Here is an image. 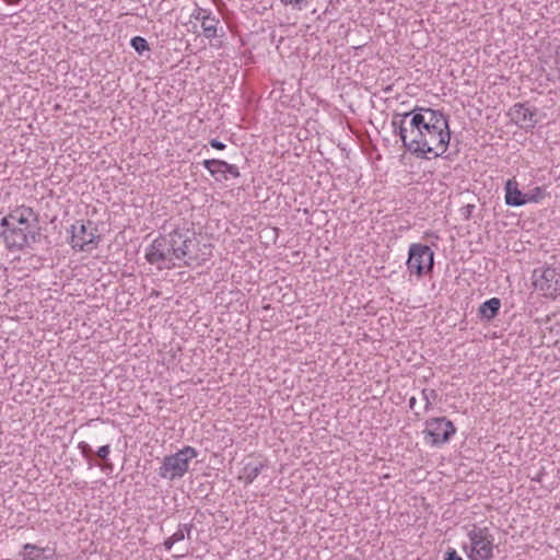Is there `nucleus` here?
I'll return each mask as SVG.
<instances>
[{
  "label": "nucleus",
  "instance_id": "obj_8",
  "mask_svg": "<svg viewBox=\"0 0 560 560\" xmlns=\"http://www.w3.org/2000/svg\"><path fill=\"white\" fill-rule=\"evenodd\" d=\"M534 271V285L546 298L556 299L560 295V273L556 268L547 267L540 271Z\"/></svg>",
  "mask_w": 560,
  "mask_h": 560
},
{
  "label": "nucleus",
  "instance_id": "obj_4",
  "mask_svg": "<svg viewBox=\"0 0 560 560\" xmlns=\"http://www.w3.org/2000/svg\"><path fill=\"white\" fill-rule=\"evenodd\" d=\"M467 536L470 542L469 560H491L493 558L494 537L488 526L474 524Z\"/></svg>",
  "mask_w": 560,
  "mask_h": 560
},
{
  "label": "nucleus",
  "instance_id": "obj_9",
  "mask_svg": "<svg viewBox=\"0 0 560 560\" xmlns=\"http://www.w3.org/2000/svg\"><path fill=\"white\" fill-rule=\"evenodd\" d=\"M93 223L91 221L77 222L71 225V246L73 249L79 252H86L93 248L92 245L95 244V240L100 238L96 236V229L89 230Z\"/></svg>",
  "mask_w": 560,
  "mask_h": 560
},
{
  "label": "nucleus",
  "instance_id": "obj_30",
  "mask_svg": "<svg viewBox=\"0 0 560 560\" xmlns=\"http://www.w3.org/2000/svg\"><path fill=\"white\" fill-rule=\"evenodd\" d=\"M179 528H182L184 530V533L186 532L187 536L189 537L190 532L192 529V525L191 524H183V525H179Z\"/></svg>",
  "mask_w": 560,
  "mask_h": 560
},
{
  "label": "nucleus",
  "instance_id": "obj_11",
  "mask_svg": "<svg viewBox=\"0 0 560 560\" xmlns=\"http://www.w3.org/2000/svg\"><path fill=\"white\" fill-rule=\"evenodd\" d=\"M10 218L13 219L14 224L27 229H36L38 226V214L27 206H20L10 212Z\"/></svg>",
  "mask_w": 560,
  "mask_h": 560
},
{
  "label": "nucleus",
  "instance_id": "obj_7",
  "mask_svg": "<svg viewBox=\"0 0 560 560\" xmlns=\"http://www.w3.org/2000/svg\"><path fill=\"white\" fill-rule=\"evenodd\" d=\"M39 231L40 228L27 229L15 224L13 228H10V230H3L1 235L10 249H23L31 243L37 242L40 235Z\"/></svg>",
  "mask_w": 560,
  "mask_h": 560
},
{
  "label": "nucleus",
  "instance_id": "obj_14",
  "mask_svg": "<svg viewBox=\"0 0 560 560\" xmlns=\"http://www.w3.org/2000/svg\"><path fill=\"white\" fill-rule=\"evenodd\" d=\"M218 164H225V161L223 160H217V159H210V160H203L202 166L209 171L211 176L215 178L218 182L226 180L228 176H225V171H223V167Z\"/></svg>",
  "mask_w": 560,
  "mask_h": 560
},
{
  "label": "nucleus",
  "instance_id": "obj_18",
  "mask_svg": "<svg viewBox=\"0 0 560 560\" xmlns=\"http://www.w3.org/2000/svg\"><path fill=\"white\" fill-rule=\"evenodd\" d=\"M43 551L44 549L36 545L25 544L23 546V552L21 553L22 560H38Z\"/></svg>",
  "mask_w": 560,
  "mask_h": 560
},
{
  "label": "nucleus",
  "instance_id": "obj_6",
  "mask_svg": "<svg viewBox=\"0 0 560 560\" xmlns=\"http://www.w3.org/2000/svg\"><path fill=\"white\" fill-rule=\"evenodd\" d=\"M434 264L433 250L424 244L416 243L409 247L407 268L418 277L432 270Z\"/></svg>",
  "mask_w": 560,
  "mask_h": 560
},
{
  "label": "nucleus",
  "instance_id": "obj_28",
  "mask_svg": "<svg viewBox=\"0 0 560 560\" xmlns=\"http://www.w3.org/2000/svg\"><path fill=\"white\" fill-rule=\"evenodd\" d=\"M172 540L176 542L182 541L185 538L184 530L182 528H178L172 536Z\"/></svg>",
  "mask_w": 560,
  "mask_h": 560
},
{
  "label": "nucleus",
  "instance_id": "obj_17",
  "mask_svg": "<svg viewBox=\"0 0 560 560\" xmlns=\"http://www.w3.org/2000/svg\"><path fill=\"white\" fill-rule=\"evenodd\" d=\"M78 448L83 458L86 460L89 468L100 466V464L94 459V451L89 443L82 441L78 444Z\"/></svg>",
  "mask_w": 560,
  "mask_h": 560
},
{
  "label": "nucleus",
  "instance_id": "obj_15",
  "mask_svg": "<svg viewBox=\"0 0 560 560\" xmlns=\"http://www.w3.org/2000/svg\"><path fill=\"white\" fill-rule=\"evenodd\" d=\"M264 468V463H248L243 467L240 479H242L246 485H249L259 476Z\"/></svg>",
  "mask_w": 560,
  "mask_h": 560
},
{
  "label": "nucleus",
  "instance_id": "obj_16",
  "mask_svg": "<svg viewBox=\"0 0 560 560\" xmlns=\"http://www.w3.org/2000/svg\"><path fill=\"white\" fill-rule=\"evenodd\" d=\"M219 23V19L212 12L207 14V18L201 22V28L206 38L213 39L218 37Z\"/></svg>",
  "mask_w": 560,
  "mask_h": 560
},
{
  "label": "nucleus",
  "instance_id": "obj_10",
  "mask_svg": "<svg viewBox=\"0 0 560 560\" xmlns=\"http://www.w3.org/2000/svg\"><path fill=\"white\" fill-rule=\"evenodd\" d=\"M511 121L517 125L522 129H533L536 124V109H530L527 103L514 104L509 113Z\"/></svg>",
  "mask_w": 560,
  "mask_h": 560
},
{
  "label": "nucleus",
  "instance_id": "obj_12",
  "mask_svg": "<svg viewBox=\"0 0 560 560\" xmlns=\"http://www.w3.org/2000/svg\"><path fill=\"white\" fill-rule=\"evenodd\" d=\"M505 203L510 207H521L526 203L525 194H523L514 180L509 179L505 184Z\"/></svg>",
  "mask_w": 560,
  "mask_h": 560
},
{
  "label": "nucleus",
  "instance_id": "obj_31",
  "mask_svg": "<svg viewBox=\"0 0 560 560\" xmlns=\"http://www.w3.org/2000/svg\"><path fill=\"white\" fill-rule=\"evenodd\" d=\"M175 541L172 540L171 537H168L165 541H164V547L166 550H171L172 547L174 546Z\"/></svg>",
  "mask_w": 560,
  "mask_h": 560
},
{
  "label": "nucleus",
  "instance_id": "obj_24",
  "mask_svg": "<svg viewBox=\"0 0 560 560\" xmlns=\"http://www.w3.org/2000/svg\"><path fill=\"white\" fill-rule=\"evenodd\" d=\"M220 166L223 167V171H225V176H228V174L232 175L234 178H237L240 177V171H238V167L234 164H230L228 162H225V164H219Z\"/></svg>",
  "mask_w": 560,
  "mask_h": 560
},
{
  "label": "nucleus",
  "instance_id": "obj_29",
  "mask_svg": "<svg viewBox=\"0 0 560 560\" xmlns=\"http://www.w3.org/2000/svg\"><path fill=\"white\" fill-rule=\"evenodd\" d=\"M209 144L211 145V148H213L215 150H223V149H225V144L222 141L218 140V139H211L209 141Z\"/></svg>",
  "mask_w": 560,
  "mask_h": 560
},
{
  "label": "nucleus",
  "instance_id": "obj_2",
  "mask_svg": "<svg viewBox=\"0 0 560 560\" xmlns=\"http://www.w3.org/2000/svg\"><path fill=\"white\" fill-rule=\"evenodd\" d=\"M197 246L195 233L188 229H175L156 237L145 250V259L159 270L189 267L196 259L192 248Z\"/></svg>",
  "mask_w": 560,
  "mask_h": 560
},
{
  "label": "nucleus",
  "instance_id": "obj_3",
  "mask_svg": "<svg viewBox=\"0 0 560 560\" xmlns=\"http://www.w3.org/2000/svg\"><path fill=\"white\" fill-rule=\"evenodd\" d=\"M197 456L198 452L195 447L185 446L175 454L167 455L163 458L158 475L162 479L170 481L179 479L188 471L189 463Z\"/></svg>",
  "mask_w": 560,
  "mask_h": 560
},
{
  "label": "nucleus",
  "instance_id": "obj_25",
  "mask_svg": "<svg viewBox=\"0 0 560 560\" xmlns=\"http://www.w3.org/2000/svg\"><path fill=\"white\" fill-rule=\"evenodd\" d=\"M311 0H281L285 5H292L293 8L302 9L306 7Z\"/></svg>",
  "mask_w": 560,
  "mask_h": 560
},
{
  "label": "nucleus",
  "instance_id": "obj_5",
  "mask_svg": "<svg viewBox=\"0 0 560 560\" xmlns=\"http://www.w3.org/2000/svg\"><path fill=\"white\" fill-rule=\"evenodd\" d=\"M422 431L424 442L433 447L448 443L456 433V427L446 417H433L424 422Z\"/></svg>",
  "mask_w": 560,
  "mask_h": 560
},
{
  "label": "nucleus",
  "instance_id": "obj_26",
  "mask_svg": "<svg viewBox=\"0 0 560 560\" xmlns=\"http://www.w3.org/2000/svg\"><path fill=\"white\" fill-rule=\"evenodd\" d=\"M0 225L4 229V230H10V228H13L15 224L13 222V219L10 218V213L2 218L1 221H0Z\"/></svg>",
  "mask_w": 560,
  "mask_h": 560
},
{
  "label": "nucleus",
  "instance_id": "obj_21",
  "mask_svg": "<svg viewBox=\"0 0 560 560\" xmlns=\"http://www.w3.org/2000/svg\"><path fill=\"white\" fill-rule=\"evenodd\" d=\"M422 399L424 400V411L428 412L433 402L438 399V393L434 389L423 388L421 390Z\"/></svg>",
  "mask_w": 560,
  "mask_h": 560
},
{
  "label": "nucleus",
  "instance_id": "obj_32",
  "mask_svg": "<svg viewBox=\"0 0 560 560\" xmlns=\"http://www.w3.org/2000/svg\"><path fill=\"white\" fill-rule=\"evenodd\" d=\"M416 402H417L416 397H411V398L409 399V408H410V409H413V408H415Z\"/></svg>",
  "mask_w": 560,
  "mask_h": 560
},
{
  "label": "nucleus",
  "instance_id": "obj_27",
  "mask_svg": "<svg viewBox=\"0 0 560 560\" xmlns=\"http://www.w3.org/2000/svg\"><path fill=\"white\" fill-rule=\"evenodd\" d=\"M444 560H463V559L457 555L455 549H448L445 552Z\"/></svg>",
  "mask_w": 560,
  "mask_h": 560
},
{
  "label": "nucleus",
  "instance_id": "obj_23",
  "mask_svg": "<svg viewBox=\"0 0 560 560\" xmlns=\"http://www.w3.org/2000/svg\"><path fill=\"white\" fill-rule=\"evenodd\" d=\"M210 12L211 11H209L207 9H202V8L197 7L192 11V13L190 14V18L196 20V21L202 22L207 18V14H210Z\"/></svg>",
  "mask_w": 560,
  "mask_h": 560
},
{
  "label": "nucleus",
  "instance_id": "obj_22",
  "mask_svg": "<svg viewBox=\"0 0 560 560\" xmlns=\"http://www.w3.org/2000/svg\"><path fill=\"white\" fill-rule=\"evenodd\" d=\"M545 196V191L541 187H535L530 191L525 194L526 203L527 202H538Z\"/></svg>",
  "mask_w": 560,
  "mask_h": 560
},
{
  "label": "nucleus",
  "instance_id": "obj_13",
  "mask_svg": "<svg viewBox=\"0 0 560 560\" xmlns=\"http://www.w3.org/2000/svg\"><path fill=\"white\" fill-rule=\"evenodd\" d=\"M501 307V300L499 298H491L483 303L478 308V314L481 319L492 320L499 313Z\"/></svg>",
  "mask_w": 560,
  "mask_h": 560
},
{
  "label": "nucleus",
  "instance_id": "obj_1",
  "mask_svg": "<svg viewBox=\"0 0 560 560\" xmlns=\"http://www.w3.org/2000/svg\"><path fill=\"white\" fill-rule=\"evenodd\" d=\"M404 147L421 159L443 156L451 141V130L446 115L425 107H416L405 114H395L392 120Z\"/></svg>",
  "mask_w": 560,
  "mask_h": 560
},
{
  "label": "nucleus",
  "instance_id": "obj_19",
  "mask_svg": "<svg viewBox=\"0 0 560 560\" xmlns=\"http://www.w3.org/2000/svg\"><path fill=\"white\" fill-rule=\"evenodd\" d=\"M109 454H110V445H108V444L98 447V450L94 453V455H96L101 459V463H98L100 464L98 467H101L102 469L112 468V464L108 462Z\"/></svg>",
  "mask_w": 560,
  "mask_h": 560
},
{
  "label": "nucleus",
  "instance_id": "obj_20",
  "mask_svg": "<svg viewBox=\"0 0 560 560\" xmlns=\"http://www.w3.org/2000/svg\"><path fill=\"white\" fill-rule=\"evenodd\" d=\"M130 46L139 54L150 50L148 40L142 36H135L130 40Z\"/></svg>",
  "mask_w": 560,
  "mask_h": 560
}]
</instances>
